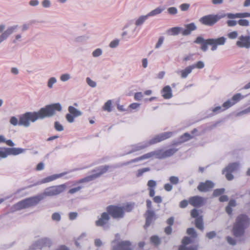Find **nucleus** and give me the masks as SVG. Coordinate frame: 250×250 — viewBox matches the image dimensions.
<instances>
[{"label":"nucleus","instance_id":"f257e3e1","mask_svg":"<svg viewBox=\"0 0 250 250\" xmlns=\"http://www.w3.org/2000/svg\"><path fill=\"white\" fill-rule=\"evenodd\" d=\"M62 110L61 104L60 103H55L47 105L37 112H26L20 116L19 121L16 117L13 116L10 120V123L14 126L19 125L28 127L30 125V122L34 123L39 119L52 117L55 115V111H61Z\"/></svg>","mask_w":250,"mask_h":250},{"label":"nucleus","instance_id":"f03ea898","mask_svg":"<svg viewBox=\"0 0 250 250\" xmlns=\"http://www.w3.org/2000/svg\"><path fill=\"white\" fill-rule=\"evenodd\" d=\"M250 219L245 214L238 215L235 220L232 228L233 234L236 237L242 236L245 232V229L249 226Z\"/></svg>","mask_w":250,"mask_h":250},{"label":"nucleus","instance_id":"7ed1b4c3","mask_svg":"<svg viewBox=\"0 0 250 250\" xmlns=\"http://www.w3.org/2000/svg\"><path fill=\"white\" fill-rule=\"evenodd\" d=\"M226 39L224 37L216 39L211 38L204 40L203 37L198 36L194 41V42L197 44H202L201 49L203 51L206 52L208 49V45L211 46V50L215 51L217 49L218 45H224L226 42Z\"/></svg>","mask_w":250,"mask_h":250},{"label":"nucleus","instance_id":"20e7f679","mask_svg":"<svg viewBox=\"0 0 250 250\" xmlns=\"http://www.w3.org/2000/svg\"><path fill=\"white\" fill-rule=\"evenodd\" d=\"M66 188L65 184L51 186L46 188L43 192L38 195L41 200H42L47 196H54L61 194L65 190Z\"/></svg>","mask_w":250,"mask_h":250},{"label":"nucleus","instance_id":"39448f33","mask_svg":"<svg viewBox=\"0 0 250 250\" xmlns=\"http://www.w3.org/2000/svg\"><path fill=\"white\" fill-rule=\"evenodd\" d=\"M41 201L39 195H37L36 196L27 198L19 202L15 205L14 207L16 209L20 210L34 206L37 205Z\"/></svg>","mask_w":250,"mask_h":250},{"label":"nucleus","instance_id":"423d86ee","mask_svg":"<svg viewBox=\"0 0 250 250\" xmlns=\"http://www.w3.org/2000/svg\"><path fill=\"white\" fill-rule=\"evenodd\" d=\"M109 167L108 166H103L99 167L93 170V172H96L95 173L80 179L78 183H86L94 180L95 179L99 177L102 174L106 172L108 170Z\"/></svg>","mask_w":250,"mask_h":250},{"label":"nucleus","instance_id":"0eeeda50","mask_svg":"<svg viewBox=\"0 0 250 250\" xmlns=\"http://www.w3.org/2000/svg\"><path fill=\"white\" fill-rule=\"evenodd\" d=\"M106 211L114 219H121L125 216L124 209L121 207L110 205L106 208Z\"/></svg>","mask_w":250,"mask_h":250},{"label":"nucleus","instance_id":"6e6552de","mask_svg":"<svg viewBox=\"0 0 250 250\" xmlns=\"http://www.w3.org/2000/svg\"><path fill=\"white\" fill-rule=\"evenodd\" d=\"M226 15L223 16H218L214 15H208L205 16L200 19V22L203 24L207 26H212L215 24L220 19L224 17Z\"/></svg>","mask_w":250,"mask_h":250},{"label":"nucleus","instance_id":"1a4fd4ad","mask_svg":"<svg viewBox=\"0 0 250 250\" xmlns=\"http://www.w3.org/2000/svg\"><path fill=\"white\" fill-rule=\"evenodd\" d=\"M65 174V173H60V174H54V175H52L51 176H48V177H47L42 179V180L41 181L38 182L34 184L33 185H30V186H28L26 188H23L22 189L18 190L15 192V194H17L18 193H20V192L21 190L25 189H26L27 188H31L32 187H33V186H37V185H40V184H41L48 183V182H50L51 181H54V180H56V179H57L58 178H61V177L63 176Z\"/></svg>","mask_w":250,"mask_h":250},{"label":"nucleus","instance_id":"9d476101","mask_svg":"<svg viewBox=\"0 0 250 250\" xmlns=\"http://www.w3.org/2000/svg\"><path fill=\"white\" fill-rule=\"evenodd\" d=\"M52 241L48 238H42L35 241L30 247L31 250L42 249L43 247H50Z\"/></svg>","mask_w":250,"mask_h":250},{"label":"nucleus","instance_id":"9b49d317","mask_svg":"<svg viewBox=\"0 0 250 250\" xmlns=\"http://www.w3.org/2000/svg\"><path fill=\"white\" fill-rule=\"evenodd\" d=\"M110 216L107 212H104L102 213L101 217L95 221V225L97 227H101L104 229H107L109 228L108 222L110 220Z\"/></svg>","mask_w":250,"mask_h":250},{"label":"nucleus","instance_id":"f8f14e48","mask_svg":"<svg viewBox=\"0 0 250 250\" xmlns=\"http://www.w3.org/2000/svg\"><path fill=\"white\" fill-rule=\"evenodd\" d=\"M69 113L66 114L65 118L67 122L69 123H72L74 122V119L82 115V112L73 106H69L68 108Z\"/></svg>","mask_w":250,"mask_h":250},{"label":"nucleus","instance_id":"ddd939ff","mask_svg":"<svg viewBox=\"0 0 250 250\" xmlns=\"http://www.w3.org/2000/svg\"><path fill=\"white\" fill-rule=\"evenodd\" d=\"M172 134V133L171 132H166L156 135L149 141H146L148 146L170 138Z\"/></svg>","mask_w":250,"mask_h":250},{"label":"nucleus","instance_id":"4468645a","mask_svg":"<svg viewBox=\"0 0 250 250\" xmlns=\"http://www.w3.org/2000/svg\"><path fill=\"white\" fill-rule=\"evenodd\" d=\"M113 250H132L131 243L128 241H123L116 244V240L111 243Z\"/></svg>","mask_w":250,"mask_h":250},{"label":"nucleus","instance_id":"2eb2a0df","mask_svg":"<svg viewBox=\"0 0 250 250\" xmlns=\"http://www.w3.org/2000/svg\"><path fill=\"white\" fill-rule=\"evenodd\" d=\"M236 45L240 48H250V36H240L236 42Z\"/></svg>","mask_w":250,"mask_h":250},{"label":"nucleus","instance_id":"dca6fc26","mask_svg":"<svg viewBox=\"0 0 250 250\" xmlns=\"http://www.w3.org/2000/svg\"><path fill=\"white\" fill-rule=\"evenodd\" d=\"M214 187V184L211 181L207 180L205 182H200L197 189L200 192H208L210 191Z\"/></svg>","mask_w":250,"mask_h":250},{"label":"nucleus","instance_id":"f3484780","mask_svg":"<svg viewBox=\"0 0 250 250\" xmlns=\"http://www.w3.org/2000/svg\"><path fill=\"white\" fill-rule=\"evenodd\" d=\"M18 28V25H13L8 27L3 33L0 35V44L6 41L8 38Z\"/></svg>","mask_w":250,"mask_h":250},{"label":"nucleus","instance_id":"a211bd4d","mask_svg":"<svg viewBox=\"0 0 250 250\" xmlns=\"http://www.w3.org/2000/svg\"><path fill=\"white\" fill-rule=\"evenodd\" d=\"M131 148V150L127 152L126 154H131L133 152L138 151L144 149L148 147V145L146 143V141L139 143L138 144H134L130 146Z\"/></svg>","mask_w":250,"mask_h":250},{"label":"nucleus","instance_id":"6ab92c4d","mask_svg":"<svg viewBox=\"0 0 250 250\" xmlns=\"http://www.w3.org/2000/svg\"><path fill=\"white\" fill-rule=\"evenodd\" d=\"M191 243V239L188 237H185L182 240V245L179 248V250H197V246L187 247Z\"/></svg>","mask_w":250,"mask_h":250},{"label":"nucleus","instance_id":"aec40b11","mask_svg":"<svg viewBox=\"0 0 250 250\" xmlns=\"http://www.w3.org/2000/svg\"><path fill=\"white\" fill-rule=\"evenodd\" d=\"M189 203L193 207H200L204 204V198L199 196H193L189 198Z\"/></svg>","mask_w":250,"mask_h":250},{"label":"nucleus","instance_id":"412c9836","mask_svg":"<svg viewBox=\"0 0 250 250\" xmlns=\"http://www.w3.org/2000/svg\"><path fill=\"white\" fill-rule=\"evenodd\" d=\"M197 26L194 22L185 24V28H183L182 35L186 36L189 35L191 32L197 29Z\"/></svg>","mask_w":250,"mask_h":250},{"label":"nucleus","instance_id":"4be33fe9","mask_svg":"<svg viewBox=\"0 0 250 250\" xmlns=\"http://www.w3.org/2000/svg\"><path fill=\"white\" fill-rule=\"evenodd\" d=\"M146 215V224L144 225L145 229H146L155 219V213L153 210H147Z\"/></svg>","mask_w":250,"mask_h":250},{"label":"nucleus","instance_id":"5701e85b","mask_svg":"<svg viewBox=\"0 0 250 250\" xmlns=\"http://www.w3.org/2000/svg\"><path fill=\"white\" fill-rule=\"evenodd\" d=\"M193 70V67L189 65L186 67L183 70H177L176 71V73L180 76L181 78L186 79L188 77V75L190 74Z\"/></svg>","mask_w":250,"mask_h":250},{"label":"nucleus","instance_id":"b1692460","mask_svg":"<svg viewBox=\"0 0 250 250\" xmlns=\"http://www.w3.org/2000/svg\"><path fill=\"white\" fill-rule=\"evenodd\" d=\"M162 96L165 99H169L172 97V89L169 85L165 86L161 91Z\"/></svg>","mask_w":250,"mask_h":250},{"label":"nucleus","instance_id":"393cba45","mask_svg":"<svg viewBox=\"0 0 250 250\" xmlns=\"http://www.w3.org/2000/svg\"><path fill=\"white\" fill-rule=\"evenodd\" d=\"M192 138H193V136L190 135L189 133L186 132L181 136L178 141H174L173 142V145L175 146H178L183 143L189 140Z\"/></svg>","mask_w":250,"mask_h":250},{"label":"nucleus","instance_id":"a878e982","mask_svg":"<svg viewBox=\"0 0 250 250\" xmlns=\"http://www.w3.org/2000/svg\"><path fill=\"white\" fill-rule=\"evenodd\" d=\"M226 16L228 19H234L236 18H243L250 17V13H238L235 14L233 13H227Z\"/></svg>","mask_w":250,"mask_h":250},{"label":"nucleus","instance_id":"bb28decb","mask_svg":"<svg viewBox=\"0 0 250 250\" xmlns=\"http://www.w3.org/2000/svg\"><path fill=\"white\" fill-rule=\"evenodd\" d=\"M239 167V164L237 162L229 164L225 168L222 170V173L225 172H233L236 170Z\"/></svg>","mask_w":250,"mask_h":250},{"label":"nucleus","instance_id":"cd10ccee","mask_svg":"<svg viewBox=\"0 0 250 250\" xmlns=\"http://www.w3.org/2000/svg\"><path fill=\"white\" fill-rule=\"evenodd\" d=\"M7 150L9 153V155H17L23 153L25 150L21 148L8 147Z\"/></svg>","mask_w":250,"mask_h":250},{"label":"nucleus","instance_id":"c85d7f7f","mask_svg":"<svg viewBox=\"0 0 250 250\" xmlns=\"http://www.w3.org/2000/svg\"><path fill=\"white\" fill-rule=\"evenodd\" d=\"M165 10L164 8L161 7H158L155 9L151 11L150 12L147 13L146 15L148 17H154L157 15L161 14Z\"/></svg>","mask_w":250,"mask_h":250},{"label":"nucleus","instance_id":"c756f323","mask_svg":"<svg viewBox=\"0 0 250 250\" xmlns=\"http://www.w3.org/2000/svg\"><path fill=\"white\" fill-rule=\"evenodd\" d=\"M178 151V149L172 148L168 149L165 151H163L164 159L170 157Z\"/></svg>","mask_w":250,"mask_h":250},{"label":"nucleus","instance_id":"7c9ffc66","mask_svg":"<svg viewBox=\"0 0 250 250\" xmlns=\"http://www.w3.org/2000/svg\"><path fill=\"white\" fill-rule=\"evenodd\" d=\"M57 82V79L54 77H51L49 78L47 82V86L49 89H52L53 88L54 84L56 83Z\"/></svg>","mask_w":250,"mask_h":250},{"label":"nucleus","instance_id":"2f4dec72","mask_svg":"<svg viewBox=\"0 0 250 250\" xmlns=\"http://www.w3.org/2000/svg\"><path fill=\"white\" fill-rule=\"evenodd\" d=\"M148 18L147 15L139 17L135 21V25L136 26L142 25Z\"/></svg>","mask_w":250,"mask_h":250},{"label":"nucleus","instance_id":"473e14b6","mask_svg":"<svg viewBox=\"0 0 250 250\" xmlns=\"http://www.w3.org/2000/svg\"><path fill=\"white\" fill-rule=\"evenodd\" d=\"M183 27H174L170 28L168 32H171V35L176 36L178 35L180 33L182 34Z\"/></svg>","mask_w":250,"mask_h":250},{"label":"nucleus","instance_id":"72a5a7b5","mask_svg":"<svg viewBox=\"0 0 250 250\" xmlns=\"http://www.w3.org/2000/svg\"><path fill=\"white\" fill-rule=\"evenodd\" d=\"M195 226L199 229L203 230L204 229V224L202 216L196 218Z\"/></svg>","mask_w":250,"mask_h":250},{"label":"nucleus","instance_id":"f704fd0d","mask_svg":"<svg viewBox=\"0 0 250 250\" xmlns=\"http://www.w3.org/2000/svg\"><path fill=\"white\" fill-rule=\"evenodd\" d=\"M152 153L153 157L160 159H164L162 150L159 149L152 151Z\"/></svg>","mask_w":250,"mask_h":250},{"label":"nucleus","instance_id":"c9c22d12","mask_svg":"<svg viewBox=\"0 0 250 250\" xmlns=\"http://www.w3.org/2000/svg\"><path fill=\"white\" fill-rule=\"evenodd\" d=\"M8 147H0V157L5 158L9 155Z\"/></svg>","mask_w":250,"mask_h":250},{"label":"nucleus","instance_id":"e433bc0d","mask_svg":"<svg viewBox=\"0 0 250 250\" xmlns=\"http://www.w3.org/2000/svg\"><path fill=\"white\" fill-rule=\"evenodd\" d=\"M244 98V96L242 95L240 93H237L233 96L231 98V100L232 102L234 103V104H235Z\"/></svg>","mask_w":250,"mask_h":250},{"label":"nucleus","instance_id":"4c0bfd02","mask_svg":"<svg viewBox=\"0 0 250 250\" xmlns=\"http://www.w3.org/2000/svg\"><path fill=\"white\" fill-rule=\"evenodd\" d=\"M89 38V37L87 35L80 36L75 39V42H82L86 41Z\"/></svg>","mask_w":250,"mask_h":250},{"label":"nucleus","instance_id":"58836bf2","mask_svg":"<svg viewBox=\"0 0 250 250\" xmlns=\"http://www.w3.org/2000/svg\"><path fill=\"white\" fill-rule=\"evenodd\" d=\"M111 105H112V101L110 100H108L104 104L103 108L104 110L107 111L109 112L111 111Z\"/></svg>","mask_w":250,"mask_h":250},{"label":"nucleus","instance_id":"ea45409f","mask_svg":"<svg viewBox=\"0 0 250 250\" xmlns=\"http://www.w3.org/2000/svg\"><path fill=\"white\" fill-rule=\"evenodd\" d=\"M225 191V189L224 188H217L214 190L212 195L214 197H217V196L224 193Z\"/></svg>","mask_w":250,"mask_h":250},{"label":"nucleus","instance_id":"a19ab883","mask_svg":"<svg viewBox=\"0 0 250 250\" xmlns=\"http://www.w3.org/2000/svg\"><path fill=\"white\" fill-rule=\"evenodd\" d=\"M71 77L69 73H64L60 76V79L62 82H65L69 80Z\"/></svg>","mask_w":250,"mask_h":250},{"label":"nucleus","instance_id":"79ce46f5","mask_svg":"<svg viewBox=\"0 0 250 250\" xmlns=\"http://www.w3.org/2000/svg\"><path fill=\"white\" fill-rule=\"evenodd\" d=\"M124 209V211L130 212L134 208V204L132 203H127L126 205L121 207Z\"/></svg>","mask_w":250,"mask_h":250},{"label":"nucleus","instance_id":"37998d69","mask_svg":"<svg viewBox=\"0 0 250 250\" xmlns=\"http://www.w3.org/2000/svg\"><path fill=\"white\" fill-rule=\"evenodd\" d=\"M233 105L234 103L232 102L231 99L228 100L223 104V107L224 108V109L222 110L224 111L226 109H228Z\"/></svg>","mask_w":250,"mask_h":250},{"label":"nucleus","instance_id":"c03bdc74","mask_svg":"<svg viewBox=\"0 0 250 250\" xmlns=\"http://www.w3.org/2000/svg\"><path fill=\"white\" fill-rule=\"evenodd\" d=\"M150 241L154 245L158 246L160 244V240L159 238L155 235L152 236L150 237Z\"/></svg>","mask_w":250,"mask_h":250},{"label":"nucleus","instance_id":"a18cd8bd","mask_svg":"<svg viewBox=\"0 0 250 250\" xmlns=\"http://www.w3.org/2000/svg\"><path fill=\"white\" fill-rule=\"evenodd\" d=\"M191 67H193V69L197 68L198 69H202L205 66V64L203 62L199 61L196 63L190 65Z\"/></svg>","mask_w":250,"mask_h":250},{"label":"nucleus","instance_id":"49530a36","mask_svg":"<svg viewBox=\"0 0 250 250\" xmlns=\"http://www.w3.org/2000/svg\"><path fill=\"white\" fill-rule=\"evenodd\" d=\"M102 54V49L101 48H97L92 52V55L93 57L97 58L101 56Z\"/></svg>","mask_w":250,"mask_h":250},{"label":"nucleus","instance_id":"de8ad7c7","mask_svg":"<svg viewBox=\"0 0 250 250\" xmlns=\"http://www.w3.org/2000/svg\"><path fill=\"white\" fill-rule=\"evenodd\" d=\"M222 109V107L221 106H218L215 107L214 108H212L211 110V113L209 114V117L212 116L214 115L215 114L219 113Z\"/></svg>","mask_w":250,"mask_h":250},{"label":"nucleus","instance_id":"09e8293b","mask_svg":"<svg viewBox=\"0 0 250 250\" xmlns=\"http://www.w3.org/2000/svg\"><path fill=\"white\" fill-rule=\"evenodd\" d=\"M41 4L44 8H49L51 6V2L50 0H42Z\"/></svg>","mask_w":250,"mask_h":250},{"label":"nucleus","instance_id":"8fccbe9b","mask_svg":"<svg viewBox=\"0 0 250 250\" xmlns=\"http://www.w3.org/2000/svg\"><path fill=\"white\" fill-rule=\"evenodd\" d=\"M150 170V168L149 167H145L141 169H139L137 171V173L136 174L137 177H139L143 175V174L146 172L149 171Z\"/></svg>","mask_w":250,"mask_h":250},{"label":"nucleus","instance_id":"3c124183","mask_svg":"<svg viewBox=\"0 0 250 250\" xmlns=\"http://www.w3.org/2000/svg\"><path fill=\"white\" fill-rule=\"evenodd\" d=\"M86 82L87 84L90 87L94 88L97 85V83L95 81L91 80L90 78L87 77L86 78Z\"/></svg>","mask_w":250,"mask_h":250},{"label":"nucleus","instance_id":"603ef678","mask_svg":"<svg viewBox=\"0 0 250 250\" xmlns=\"http://www.w3.org/2000/svg\"><path fill=\"white\" fill-rule=\"evenodd\" d=\"M187 232L188 235H190L193 238L196 237L197 235L195 229L193 228L188 229Z\"/></svg>","mask_w":250,"mask_h":250},{"label":"nucleus","instance_id":"864d4df0","mask_svg":"<svg viewBox=\"0 0 250 250\" xmlns=\"http://www.w3.org/2000/svg\"><path fill=\"white\" fill-rule=\"evenodd\" d=\"M164 40H165L164 37H163V36L160 37L158 39V41L156 43V44L155 45V48L156 49L159 48L163 44Z\"/></svg>","mask_w":250,"mask_h":250},{"label":"nucleus","instance_id":"5fc2aeb1","mask_svg":"<svg viewBox=\"0 0 250 250\" xmlns=\"http://www.w3.org/2000/svg\"><path fill=\"white\" fill-rule=\"evenodd\" d=\"M120 40L119 39H115L111 41L109 44L110 48H114L117 47L119 44Z\"/></svg>","mask_w":250,"mask_h":250},{"label":"nucleus","instance_id":"6e6d98bb","mask_svg":"<svg viewBox=\"0 0 250 250\" xmlns=\"http://www.w3.org/2000/svg\"><path fill=\"white\" fill-rule=\"evenodd\" d=\"M238 23L242 26H248L249 25L250 22L248 20L240 19L238 21Z\"/></svg>","mask_w":250,"mask_h":250},{"label":"nucleus","instance_id":"4d7b16f0","mask_svg":"<svg viewBox=\"0 0 250 250\" xmlns=\"http://www.w3.org/2000/svg\"><path fill=\"white\" fill-rule=\"evenodd\" d=\"M54 127L55 129L58 131H62L63 130V126L59 122L57 121L54 123Z\"/></svg>","mask_w":250,"mask_h":250},{"label":"nucleus","instance_id":"13d9d810","mask_svg":"<svg viewBox=\"0 0 250 250\" xmlns=\"http://www.w3.org/2000/svg\"><path fill=\"white\" fill-rule=\"evenodd\" d=\"M170 182L173 185H176L179 183V179L177 176H172L169 177Z\"/></svg>","mask_w":250,"mask_h":250},{"label":"nucleus","instance_id":"bf43d9fd","mask_svg":"<svg viewBox=\"0 0 250 250\" xmlns=\"http://www.w3.org/2000/svg\"><path fill=\"white\" fill-rule=\"evenodd\" d=\"M52 219L54 221H60L61 219V216L58 212H55L52 215Z\"/></svg>","mask_w":250,"mask_h":250},{"label":"nucleus","instance_id":"052dcab7","mask_svg":"<svg viewBox=\"0 0 250 250\" xmlns=\"http://www.w3.org/2000/svg\"><path fill=\"white\" fill-rule=\"evenodd\" d=\"M156 182L153 180H150L148 181L147 185L148 187V188H155L156 186Z\"/></svg>","mask_w":250,"mask_h":250},{"label":"nucleus","instance_id":"680f3d73","mask_svg":"<svg viewBox=\"0 0 250 250\" xmlns=\"http://www.w3.org/2000/svg\"><path fill=\"white\" fill-rule=\"evenodd\" d=\"M228 37L230 39H235L238 37V33L237 31H233L228 34Z\"/></svg>","mask_w":250,"mask_h":250},{"label":"nucleus","instance_id":"e2e57ef3","mask_svg":"<svg viewBox=\"0 0 250 250\" xmlns=\"http://www.w3.org/2000/svg\"><path fill=\"white\" fill-rule=\"evenodd\" d=\"M168 13L170 15H175L177 13V9L175 7H170L167 9Z\"/></svg>","mask_w":250,"mask_h":250},{"label":"nucleus","instance_id":"0e129e2a","mask_svg":"<svg viewBox=\"0 0 250 250\" xmlns=\"http://www.w3.org/2000/svg\"><path fill=\"white\" fill-rule=\"evenodd\" d=\"M238 23V21L234 20H229L227 21V24L229 27L235 26Z\"/></svg>","mask_w":250,"mask_h":250},{"label":"nucleus","instance_id":"69168bd1","mask_svg":"<svg viewBox=\"0 0 250 250\" xmlns=\"http://www.w3.org/2000/svg\"><path fill=\"white\" fill-rule=\"evenodd\" d=\"M189 7V4L188 3H183L180 5V8L181 11H187Z\"/></svg>","mask_w":250,"mask_h":250},{"label":"nucleus","instance_id":"338daca9","mask_svg":"<svg viewBox=\"0 0 250 250\" xmlns=\"http://www.w3.org/2000/svg\"><path fill=\"white\" fill-rule=\"evenodd\" d=\"M78 216V213L76 212H70L69 213V219L70 220H75Z\"/></svg>","mask_w":250,"mask_h":250},{"label":"nucleus","instance_id":"774afa93","mask_svg":"<svg viewBox=\"0 0 250 250\" xmlns=\"http://www.w3.org/2000/svg\"><path fill=\"white\" fill-rule=\"evenodd\" d=\"M216 233L214 231L208 232L206 234L207 237H208L209 239L213 238L216 236Z\"/></svg>","mask_w":250,"mask_h":250}]
</instances>
